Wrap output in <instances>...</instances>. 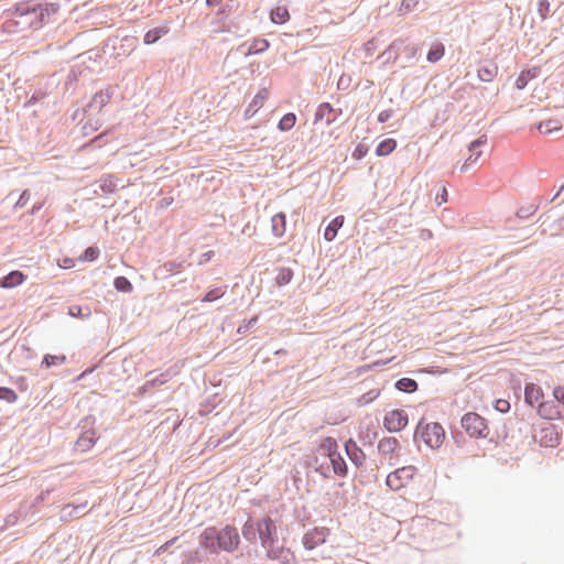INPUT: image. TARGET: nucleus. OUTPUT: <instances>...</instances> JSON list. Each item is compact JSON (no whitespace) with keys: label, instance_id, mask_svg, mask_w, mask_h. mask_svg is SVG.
Listing matches in <instances>:
<instances>
[{"label":"nucleus","instance_id":"nucleus-1","mask_svg":"<svg viewBox=\"0 0 564 564\" xmlns=\"http://www.w3.org/2000/svg\"><path fill=\"white\" fill-rule=\"evenodd\" d=\"M200 543L204 547L224 551H234L239 545V534L236 528L226 527L218 531L216 528H207L200 535Z\"/></svg>","mask_w":564,"mask_h":564},{"label":"nucleus","instance_id":"nucleus-2","mask_svg":"<svg viewBox=\"0 0 564 564\" xmlns=\"http://www.w3.org/2000/svg\"><path fill=\"white\" fill-rule=\"evenodd\" d=\"M242 535L251 542L259 539L263 547L270 549L276 536V527L269 517L248 520L242 528Z\"/></svg>","mask_w":564,"mask_h":564},{"label":"nucleus","instance_id":"nucleus-3","mask_svg":"<svg viewBox=\"0 0 564 564\" xmlns=\"http://www.w3.org/2000/svg\"><path fill=\"white\" fill-rule=\"evenodd\" d=\"M462 426L471 437L486 438L489 435L486 420L475 412H468L462 417Z\"/></svg>","mask_w":564,"mask_h":564},{"label":"nucleus","instance_id":"nucleus-4","mask_svg":"<svg viewBox=\"0 0 564 564\" xmlns=\"http://www.w3.org/2000/svg\"><path fill=\"white\" fill-rule=\"evenodd\" d=\"M378 449L381 455V464L392 467L399 463L401 446L397 438L386 437L381 440Z\"/></svg>","mask_w":564,"mask_h":564},{"label":"nucleus","instance_id":"nucleus-5","mask_svg":"<svg viewBox=\"0 0 564 564\" xmlns=\"http://www.w3.org/2000/svg\"><path fill=\"white\" fill-rule=\"evenodd\" d=\"M419 432L423 442L431 448L440 447L445 438V432L438 423H427L424 426L420 424Z\"/></svg>","mask_w":564,"mask_h":564},{"label":"nucleus","instance_id":"nucleus-6","mask_svg":"<svg viewBox=\"0 0 564 564\" xmlns=\"http://www.w3.org/2000/svg\"><path fill=\"white\" fill-rule=\"evenodd\" d=\"M416 468L414 466H403L395 469L387 476L386 484L391 490L404 488L414 477Z\"/></svg>","mask_w":564,"mask_h":564},{"label":"nucleus","instance_id":"nucleus-7","mask_svg":"<svg viewBox=\"0 0 564 564\" xmlns=\"http://www.w3.org/2000/svg\"><path fill=\"white\" fill-rule=\"evenodd\" d=\"M330 535V530L325 527H315L310 529L302 539V543L306 550H314L315 547L324 544L328 536Z\"/></svg>","mask_w":564,"mask_h":564},{"label":"nucleus","instance_id":"nucleus-8","mask_svg":"<svg viewBox=\"0 0 564 564\" xmlns=\"http://www.w3.org/2000/svg\"><path fill=\"white\" fill-rule=\"evenodd\" d=\"M408 424V414L403 410H392L388 412L383 420V425L389 432H400Z\"/></svg>","mask_w":564,"mask_h":564},{"label":"nucleus","instance_id":"nucleus-9","mask_svg":"<svg viewBox=\"0 0 564 564\" xmlns=\"http://www.w3.org/2000/svg\"><path fill=\"white\" fill-rule=\"evenodd\" d=\"M538 413L541 417L550 421L564 419V411L562 410L558 401L554 400L543 401L539 403Z\"/></svg>","mask_w":564,"mask_h":564},{"label":"nucleus","instance_id":"nucleus-10","mask_svg":"<svg viewBox=\"0 0 564 564\" xmlns=\"http://www.w3.org/2000/svg\"><path fill=\"white\" fill-rule=\"evenodd\" d=\"M487 143V137L481 135L477 140L473 141L469 144L468 151L469 156L465 160V162L460 166V171H467L471 165H474L478 159L481 156L482 152L480 148Z\"/></svg>","mask_w":564,"mask_h":564},{"label":"nucleus","instance_id":"nucleus-11","mask_svg":"<svg viewBox=\"0 0 564 564\" xmlns=\"http://www.w3.org/2000/svg\"><path fill=\"white\" fill-rule=\"evenodd\" d=\"M269 97V90L267 88H262L258 91V94L252 98L250 104L245 110V118H252L263 106Z\"/></svg>","mask_w":564,"mask_h":564},{"label":"nucleus","instance_id":"nucleus-12","mask_svg":"<svg viewBox=\"0 0 564 564\" xmlns=\"http://www.w3.org/2000/svg\"><path fill=\"white\" fill-rule=\"evenodd\" d=\"M542 399H543V391L539 386H536L534 383H529L525 386L524 400L528 404H530L531 406L539 408V403L543 402Z\"/></svg>","mask_w":564,"mask_h":564},{"label":"nucleus","instance_id":"nucleus-13","mask_svg":"<svg viewBox=\"0 0 564 564\" xmlns=\"http://www.w3.org/2000/svg\"><path fill=\"white\" fill-rule=\"evenodd\" d=\"M272 234L280 238L286 231V216L284 213H278L271 218Z\"/></svg>","mask_w":564,"mask_h":564},{"label":"nucleus","instance_id":"nucleus-14","mask_svg":"<svg viewBox=\"0 0 564 564\" xmlns=\"http://www.w3.org/2000/svg\"><path fill=\"white\" fill-rule=\"evenodd\" d=\"M25 275L21 271H12L3 279H0V288L11 289L23 283Z\"/></svg>","mask_w":564,"mask_h":564},{"label":"nucleus","instance_id":"nucleus-15","mask_svg":"<svg viewBox=\"0 0 564 564\" xmlns=\"http://www.w3.org/2000/svg\"><path fill=\"white\" fill-rule=\"evenodd\" d=\"M343 224H344V216H337L336 218H334L329 223V225L326 227L325 232H324V238L327 241L334 240V238L337 235L338 229L341 228Z\"/></svg>","mask_w":564,"mask_h":564},{"label":"nucleus","instance_id":"nucleus-16","mask_svg":"<svg viewBox=\"0 0 564 564\" xmlns=\"http://www.w3.org/2000/svg\"><path fill=\"white\" fill-rule=\"evenodd\" d=\"M539 67H533L532 69L521 72V74L518 76L516 80L517 88L523 89L527 86L528 82L532 78H535L539 75Z\"/></svg>","mask_w":564,"mask_h":564},{"label":"nucleus","instance_id":"nucleus-17","mask_svg":"<svg viewBox=\"0 0 564 564\" xmlns=\"http://www.w3.org/2000/svg\"><path fill=\"white\" fill-rule=\"evenodd\" d=\"M328 458L333 466L334 473L339 476H345L347 473V466L341 455L337 452L336 454H332Z\"/></svg>","mask_w":564,"mask_h":564},{"label":"nucleus","instance_id":"nucleus-18","mask_svg":"<svg viewBox=\"0 0 564 564\" xmlns=\"http://www.w3.org/2000/svg\"><path fill=\"white\" fill-rule=\"evenodd\" d=\"M271 21L276 24H283L289 21L290 14L285 7L279 6L271 10Z\"/></svg>","mask_w":564,"mask_h":564},{"label":"nucleus","instance_id":"nucleus-19","mask_svg":"<svg viewBox=\"0 0 564 564\" xmlns=\"http://www.w3.org/2000/svg\"><path fill=\"white\" fill-rule=\"evenodd\" d=\"M318 451L321 454L330 457L332 454H336L338 452V445L336 440L333 437L324 438L321 444Z\"/></svg>","mask_w":564,"mask_h":564},{"label":"nucleus","instance_id":"nucleus-20","mask_svg":"<svg viewBox=\"0 0 564 564\" xmlns=\"http://www.w3.org/2000/svg\"><path fill=\"white\" fill-rule=\"evenodd\" d=\"M397 148V141L394 139H386L381 141L376 149L378 156H386L392 153Z\"/></svg>","mask_w":564,"mask_h":564},{"label":"nucleus","instance_id":"nucleus-21","mask_svg":"<svg viewBox=\"0 0 564 564\" xmlns=\"http://www.w3.org/2000/svg\"><path fill=\"white\" fill-rule=\"evenodd\" d=\"M167 33H169V29L165 26L155 28L145 33L143 41L145 44L150 45V44H153L156 41H159L161 36L165 35Z\"/></svg>","mask_w":564,"mask_h":564},{"label":"nucleus","instance_id":"nucleus-22","mask_svg":"<svg viewBox=\"0 0 564 564\" xmlns=\"http://www.w3.org/2000/svg\"><path fill=\"white\" fill-rule=\"evenodd\" d=\"M346 452L347 454L349 455L350 459L357 464V465H360L362 463V459H364V454L357 447V445L355 444V442L352 441H349L346 443Z\"/></svg>","mask_w":564,"mask_h":564},{"label":"nucleus","instance_id":"nucleus-23","mask_svg":"<svg viewBox=\"0 0 564 564\" xmlns=\"http://www.w3.org/2000/svg\"><path fill=\"white\" fill-rule=\"evenodd\" d=\"M444 53H445L444 45L442 43H435L430 48L426 58L431 63H436L444 56Z\"/></svg>","mask_w":564,"mask_h":564},{"label":"nucleus","instance_id":"nucleus-24","mask_svg":"<svg viewBox=\"0 0 564 564\" xmlns=\"http://www.w3.org/2000/svg\"><path fill=\"white\" fill-rule=\"evenodd\" d=\"M296 122V116L293 112L285 113L279 121L278 128L281 131H289L291 130Z\"/></svg>","mask_w":564,"mask_h":564},{"label":"nucleus","instance_id":"nucleus-25","mask_svg":"<svg viewBox=\"0 0 564 564\" xmlns=\"http://www.w3.org/2000/svg\"><path fill=\"white\" fill-rule=\"evenodd\" d=\"M395 387L400 391L404 392H413L417 389V383L415 380L410 378H402L397 381Z\"/></svg>","mask_w":564,"mask_h":564},{"label":"nucleus","instance_id":"nucleus-26","mask_svg":"<svg viewBox=\"0 0 564 564\" xmlns=\"http://www.w3.org/2000/svg\"><path fill=\"white\" fill-rule=\"evenodd\" d=\"M478 78L482 82H491L497 75V66H485L478 69Z\"/></svg>","mask_w":564,"mask_h":564},{"label":"nucleus","instance_id":"nucleus-27","mask_svg":"<svg viewBox=\"0 0 564 564\" xmlns=\"http://www.w3.org/2000/svg\"><path fill=\"white\" fill-rule=\"evenodd\" d=\"M269 42L265 39H256L248 48L247 54H257L264 52L269 47Z\"/></svg>","mask_w":564,"mask_h":564},{"label":"nucleus","instance_id":"nucleus-28","mask_svg":"<svg viewBox=\"0 0 564 564\" xmlns=\"http://www.w3.org/2000/svg\"><path fill=\"white\" fill-rule=\"evenodd\" d=\"M66 361L64 355H45L42 360V366L50 368L52 366L62 365Z\"/></svg>","mask_w":564,"mask_h":564},{"label":"nucleus","instance_id":"nucleus-29","mask_svg":"<svg viewBox=\"0 0 564 564\" xmlns=\"http://www.w3.org/2000/svg\"><path fill=\"white\" fill-rule=\"evenodd\" d=\"M99 249L97 247H88L84 253L79 257V261L91 262L99 257Z\"/></svg>","mask_w":564,"mask_h":564},{"label":"nucleus","instance_id":"nucleus-30","mask_svg":"<svg viewBox=\"0 0 564 564\" xmlns=\"http://www.w3.org/2000/svg\"><path fill=\"white\" fill-rule=\"evenodd\" d=\"M226 291L223 288H214L209 290L203 297V302H213L225 295Z\"/></svg>","mask_w":564,"mask_h":564},{"label":"nucleus","instance_id":"nucleus-31","mask_svg":"<svg viewBox=\"0 0 564 564\" xmlns=\"http://www.w3.org/2000/svg\"><path fill=\"white\" fill-rule=\"evenodd\" d=\"M420 0H402L398 11L401 15H405L419 6Z\"/></svg>","mask_w":564,"mask_h":564},{"label":"nucleus","instance_id":"nucleus-32","mask_svg":"<svg viewBox=\"0 0 564 564\" xmlns=\"http://www.w3.org/2000/svg\"><path fill=\"white\" fill-rule=\"evenodd\" d=\"M0 400L13 403L18 400V394L10 388L0 387Z\"/></svg>","mask_w":564,"mask_h":564},{"label":"nucleus","instance_id":"nucleus-33","mask_svg":"<svg viewBox=\"0 0 564 564\" xmlns=\"http://www.w3.org/2000/svg\"><path fill=\"white\" fill-rule=\"evenodd\" d=\"M538 129L542 133H550L553 130H558L560 126L557 124V122L549 120V121L539 123Z\"/></svg>","mask_w":564,"mask_h":564},{"label":"nucleus","instance_id":"nucleus-34","mask_svg":"<svg viewBox=\"0 0 564 564\" xmlns=\"http://www.w3.org/2000/svg\"><path fill=\"white\" fill-rule=\"evenodd\" d=\"M369 151V148L366 143H359L356 145V148L354 149L352 151V158L355 160H361L362 158H365L367 155Z\"/></svg>","mask_w":564,"mask_h":564},{"label":"nucleus","instance_id":"nucleus-35","mask_svg":"<svg viewBox=\"0 0 564 564\" xmlns=\"http://www.w3.org/2000/svg\"><path fill=\"white\" fill-rule=\"evenodd\" d=\"M542 433L545 434V437L550 436V443H546V446H555L558 443V434L554 431L553 427L542 430Z\"/></svg>","mask_w":564,"mask_h":564},{"label":"nucleus","instance_id":"nucleus-36","mask_svg":"<svg viewBox=\"0 0 564 564\" xmlns=\"http://www.w3.org/2000/svg\"><path fill=\"white\" fill-rule=\"evenodd\" d=\"M115 286L119 291H130L132 289L131 283L124 276L117 278L115 280Z\"/></svg>","mask_w":564,"mask_h":564},{"label":"nucleus","instance_id":"nucleus-37","mask_svg":"<svg viewBox=\"0 0 564 564\" xmlns=\"http://www.w3.org/2000/svg\"><path fill=\"white\" fill-rule=\"evenodd\" d=\"M291 279H292V272H291V270H289V269H284V270H282V271L279 273V275H278V278H276V282H278V284L283 285V284L289 283V282L291 281Z\"/></svg>","mask_w":564,"mask_h":564},{"label":"nucleus","instance_id":"nucleus-38","mask_svg":"<svg viewBox=\"0 0 564 564\" xmlns=\"http://www.w3.org/2000/svg\"><path fill=\"white\" fill-rule=\"evenodd\" d=\"M333 111V107L328 102L322 104L316 111V120L322 119L326 113H330Z\"/></svg>","mask_w":564,"mask_h":564},{"label":"nucleus","instance_id":"nucleus-39","mask_svg":"<svg viewBox=\"0 0 564 564\" xmlns=\"http://www.w3.org/2000/svg\"><path fill=\"white\" fill-rule=\"evenodd\" d=\"M495 409L501 413L510 410V403L507 400L499 399L495 402Z\"/></svg>","mask_w":564,"mask_h":564},{"label":"nucleus","instance_id":"nucleus-40","mask_svg":"<svg viewBox=\"0 0 564 564\" xmlns=\"http://www.w3.org/2000/svg\"><path fill=\"white\" fill-rule=\"evenodd\" d=\"M553 394L556 401H558V404L561 405L562 410L564 411V388H555Z\"/></svg>","mask_w":564,"mask_h":564},{"label":"nucleus","instance_id":"nucleus-41","mask_svg":"<svg viewBox=\"0 0 564 564\" xmlns=\"http://www.w3.org/2000/svg\"><path fill=\"white\" fill-rule=\"evenodd\" d=\"M77 445L82 447L83 449L89 448L93 446V440L90 437L82 436L77 441Z\"/></svg>","mask_w":564,"mask_h":564},{"label":"nucleus","instance_id":"nucleus-42","mask_svg":"<svg viewBox=\"0 0 564 564\" xmlns=\"http://www.w3.org/2000/svg\"><path fill=\"white\" fill-rule=\"evenodd\" d=\"M435 202L437 205H442L447 202V189L445 187L442 188L441 194L436 195Z\"/></svg>","mask_w":564,"mask_h":564},{"label":"nucleus","instance_id":"nucleus-43","mask_svg":"<svg viewBox=\"0 0 564 564\" xmlns=\"http://www.w3.org/2000/svg\"><path fill=\"white\" fill-rule=\"evenodd\" d=\"M69 314L74 317L82 316V307L78 305H74L69 307Z\"/></svg>","mask_w":564,"mask_h":564},{"label":"nucleus","instance_id":"nucleus-44","mask_svg":"<svg viewBox=\"0 0 564 564\" xmlns=\"http://www.w3.org/2000/svg\"><path fill=\"white\" fill-rule=\"evenodd\" d=\"M176 540V538L167 541L166 543H164L163 545H161L156 551H155V554H161L163 552H165L167 550V547L170 545H172L174 543V541Z\"/></svg>","mask_w":564,"mask_h":564},{"label":"nucleus","instance_id":"nucleus-45","mask_svg":"<svg viewBox=\"0 0 564 564\" xmlns=\"http://www.w3.org/2000/svg\"><path fill=\"white\" fill-rule=\"evenodd\" d=\"M389 118V115L387 112H381L378 117L380 122H384Z\"/></svg>","mask_w":564,"mask_h":564},{"label":"nucleus","instance_id":"nucleus-46","mask_svg":"<svg viewBox=\"0 0 564 564\" xmlns=\"http://www.w3.org/2000/svg\"><path fill=\"white\" fill-rule=\"evenodd\" d=\"M48 8H50L53 12H56V11H57V9H58V7H57L56 4H48V6L46 7V9H45V10H46V11H48Z\"/></svg>","mask_w":564,"mask_h":564},{"label":"nucleus","instance_id":"nucleus-47","mask_svg":"<svg viewBox=\"0 0 564 564\" xmlns=\"http://www.w3.org/2000/svg\"><path fill=\"white\" fill-rule=\"evenodd\" d=\"M213 254H214V252L209 251V252L203 254V257H205L206 258L205 260L207 261V260H209L213 257Z\"/></svg>","mask_w":564,"mask_h":564},{"label":"nucleus","instance_id":"nucleus-48","mask_svg":"<svg viewBox=\"0 0 564 564\" xmlns=\"http://www.w3.org/2000/svg\"><path fill=\"white\" fill-rule=\"evenodd\" d=\"M221 0H207V3L209 6H213V4H218Z\"/></svg>","mask_w":564,"mask_h":564},{"label":"nucleus","instance_id":"nucleus-49","mask_svg":"<svg viewBox=\"0 0 564 564\" xmlns=\"http://www.w3.org/2000/svg\"><path fill=\"white\" fill-rule=\"evenodd\" d=\"M73 265V261L72 260H65V265L64 268H69Z\"/></svg>","mask_w":564,"mask_h":564},{"label":"nucleus","instance_id":"nucleus-50","mask_svg":"<svg viewBox=\"0 0 564 564\" xmlns=\"http://www.w3.org/2000/svg\"><path fill=\"white\" fill-rule=\"evenodd\" d=\"M546 441H547V443H550V436H549V437H546ZM541 443H542V444H544V445H546V442H545L543 438H541Z\"/></svg>","mask_w":564,"mask_h":564},{"label":"nucleus","instance_id":"nucleus-51","mask_svg":"<svg viewBox=\"0 0 564 564\" xmlns=\"http://www.w3.org/2000/svg\"><path fill=\"white\" fill-rule=\"evenodd\" d=\"M99 139H101V135H98L96 139H94L93 142H95V141L99 140Z\"/></svg>","mask_w":564,"mask_h":564}]
</instances>
